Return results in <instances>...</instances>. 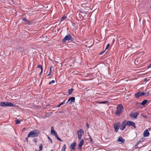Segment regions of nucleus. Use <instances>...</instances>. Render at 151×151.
Masks as SVG:
<instances>
[{
  "label": "nucleus",
  "instance_id": "1",
  "mask_svg": "<svg viewBox=\"0 0 151 151\" xmlns=\"http://www.w3.org/2000/svg\"><path fill=\"white\" fill-rule=\"evenodd\" d=\"M124 107L122 104H119L116 108V109L115 111V115L118 116H119L123 111Z\"/></svg>",
  "mask_w": 151,
  "mask_h": 151
},
{
  "label": "nucleus",
  "instance_id": "2",
  "mask_svg": "<svg viewBox=\"0 0 151 151\" xmlns=\"http://www.w3.org/2000/svg\"><path fill=\"white\" fill-rule=\"evenodd\" d=\"M39 135V131L37 129H34L29 132L28 134V137H35Z\"/></svg>",
  "mask_w": 151,
  "mask_h": 151
},
{
  "label": "nucleus",
  "instance_id": "3",
  "mask_svg": "<svg viewBox=\"0 0 151 151\" xmlns=\"http://www.w3.org/2000/svg\"><path fill=\"white\" fill-rule=\"evenodd\" d=\"M74 40V38L71 36L70 34H68L63 39L62 42L63 43H65V42L66 41L70 40L73 41Z\"/></svg>",
  "mask_w": 151,
  "mask_h": 151
},
{
  "label": "nucleus",
  "instance_id": "4",
  "mask_svg": "<svg viewBox=\"0 0 151 151\" xmlns=\"http://www.w3.org/2000/svg\"><path fill=\"white\" fill-rule=\"evenodd\" d=\"M121 123L119 122H115L114 125V132H117L118 131L120 127Z\"/></svg>",
  "mask_w": 151,
  "mask_h": 151
},
{
  "label": "nucleus",
  "instance_id": "5",
  "mask_svg": "<svg viewBox=\"0 0 151 151\" xmlns=\"http://www.w3.org/2000/svg\"><path fill=\"white\" fill-rule=\"evenodd\" d=\"M84 132L83 130L82 129H80L79 131H77V134L78 135V138L80 140L83 134H84Z\"/></svg>",
  "mask_w": 151,
  "mask_h": 151
},
{
  "label": "nucleus",
  "instance_id": "6",
  "mask_svg": "<svg viewBox=\"0 0 151 151\" xmlns=\"http://www.w3.org/2000/svg\"><path fill=\"white\" fill-rule=\"evenodd\" d=\"M126 124L127 125L130 127V126L133 127L134 128H136V127L135 125V123L132 121H127L126 122Z\"/></svg>",
  "mask_w": 151,
  "mask_h": 151
},
{
  "label": "nucleus",
  "instance_id": "7",
  "mask_svg": "<svg viewBox=\"0 0 151 151\" xmlns=\"http://www.w3.org/2000/svg\"><path fill=\"white\" fill-rule=\"evenodd\" d=\"M75 98L74 97H70L68 100L66 104L68 103L70 104L71 105L73 102H75Z\"/></svg>",
  "mask_w": 151,
  "mask_h": 151
},
{
  "label": "nucleus",
  "instance_id": "8",
  "mask_svg": "<svg viewBox=\"0 0 151 151\" xmlns=\"http://www.w3.org/2000/svg\"><path fill=\"white\" fill-rule=\"evenodd\" d=\"M126 125H127L126 122V121L125 120L122 123V125L120 128V130L122 131L124 130L125 128Z\"/></svg>",
  "mask_w": 151,
  "mask_h": 151
},
{
  "label": "nucleus",
  "instance_id": "9",
  "mask_svg": "<svg viewBox=\"0 0 151 151\" xmlns=\"http://www.w3.org/2000/svg\"><path fill=\"white\" fill-rule=\"evenodd\" d=\"M117 141V142H118L119 144H121L122 143L124 142L125 141V140L122 137L120 136L119 137Z\"/></svg>",
  "mask_w": 151,
  "mask_h": 151
},
{
  "label": "nucleus",
  "instance_id": "10",
  "mask_svg": "<svg viewBox=\"0 0 151 151\" xmlns=\"http://www.w3.org/2000/svg\"><path fill=\"white\" fill-rule=\"evenodd\" d=\"M150 135V133L147 129L145 130L143 132V136L144 137H147Z\"/></svg>",
  "mask_w": 151,
  "mask_h": 151
},
{
  "label": "nucleus",
  "instance_id": "11",
  "mask_svg": "<svg viewBox=\"0 0 151 151\" xmlns=\"http://www.w3.org/2000/svg\"><path fill=\"white\" fill-rule=\"evenodd\" d=\"M76 142H73V143H71L70 145V148L73 150H75V147L76 146Z\"/></svg>",
  "mask_w": 151,
  "mask_h": 151
},
{
  "label": "nucleus",
  "instance_id": "12",
  "mask_svg": "<svg viewBox=\"0 0 151 151\" xmlns=\"http://www.w3.org/2000/svg\"><path fill=\"white\" fill-rule=\"evenodd\" d=\"M84 141L83 139H82L81 141L79 143L78 145V149L79 150H81L82 149L81 147L83 145Z\"/></svg>",
  "mask_w": 151,
  "mask_h": 151
},
{
  "label": "nucleus",
  "instance_id": "13",
  "mask_svg": "<svg viewBox=\"0 0 151 151\" xmlns=\"http://www.w3.org/2000/svg\"><path fill=\"white\" fill-rule=\"evenodd\" d=\"M50 133L51 134H53L54 135L57 133L54 130V128L52 127H51V130Z\"/></svg>",
  "mask_w": 151,
  "mask_h": 151
},
{
  "label": "nucleus",
  "instance_id": "14",
  "mask_svg": "<svg viewBox=\"0 0 151 151\" xmlns=\"http://www.w3.org/2000/svg\"><path fill=\"white\" fill-rule=\"evenodd\" d=\"M145 140V138L144 137L140 139L139 140V142H138L135 145V147H137V145L139 144V142H143L144 140Z\"/></svg>",
  "mask_w": 151,
  "mask_h": 151
},
{
  "label": "nucleus",
  "instance_id": "15",
  "mask_svg": "<svg viewBox=\"0 0 151 151\" xmlns=\"http://www.w3.org/2000/svg\"><path fill=\"white\" fill-rule=\"evenodd\" d=\"M15 105L10 102H6V106H14Z\"/></svg>",
  "mask_w": 151,
  "mask_h": 151
},
{
  "label": "nucleus",
  "instance_id": "16",
  "mask_svg": "<svg viewBox=\"0 0 151 151\" xmlns=\"http://www.w3.org/2000/svg\"><path fill=\"white\" fill-rule=\"evenodd\" d=\"M22 20L26 22L29 25L31 24V23L26 18H23L22 19Z\"/></svg>",
  "mask_w": 151,
  "mask_h": 151
},
{
  "label": "nucleus",
  "instance_id": "17",
  "mask_svg": "<svg viewBox=\"0 0 151 151\" xmlns=\"http://www.w3.org/2000/svg\"><path fill=\"white\" fill-rule=\"evenodd\" d=\"M0 106H6V102H0Z\"/></svg>",
  "mask_w": 151,
  "mask_h": 151
},
{
  "label": "nucleus",
  "instance_id": "18",
  "mask_svg": "<svg viewBox=\"0 0 151 151\" xmlns=\"http://www.w3.org/2000/svg\"><path fill=\"white\" fill-rule=\"evenodd\" d=\"M141 96L140 92L139 91L135 94V96L136 98H138L139 96Z\"/></svg>",
  "mask_w": 151,
  "mask_h": 151
},
{
  "label": "nucleus",
  "instance_id": "19",
  "mask_svg": "<svg viewBox=\"0 0 151 151\" xmlns=\"http://www.w3.org/2000/svg\"><path fill=\"white\" fill-rule=\"evenodd\" d=\"M74 89L73 88H71L68 89V93L69 95H70L72 93L73 91H74Z\"/></svg>",
  "mask_w": 151,
  "mask_h": 151
},
{
  "label": "nucleus",
  "instance_id": "20",
  "mask_svg": "<svg viewBox=\"0 0 151 151\" xmlns=\"http://www.w3.org/2000/svg\"><path fill=\"white\" fill-rule=\"evenodd\" d=\"M138 113L137 112H136L134 113L132 115V116L134 118L136 119L137 118V116L138 115Z\"/></svg>",
  "mask_w": 151,
  "mask_h": 151
},
{
  "label": "nucleus",
  "instance_id": "21",
  "mask_svg": "<svg viewBox=\"0 0 151 151\" xmlns=\"http://www.w3.org/2000/svg\"><path fill=\"white\" fill-rule=\"evenodd\" d=\"M147 101V100H145L142 101L141 104L142 105H144L146 104Z\"/></svg>",
  "mask_w": 151,
  "mask_h": 151
},
{
  "label": "nucleus",
  "instance_id": "22",
  "mask_svg": "<svg viewBox=\"0 0 151 151\" xmlns=\"http://www.w3.org/2000/svg\"><path fill=\"white\" fill-rule=\"evenodd\" d=\"M52 66L50 67L49 73L47 74V75L48 76H50L51 75V73H52Z\"/></svg>",
  "mask_w": 151,
  "mask_h": 151
},
{
  "label": "nucleus",
  "instance_id": "23",
  "mask_svg": "<svg viewBox=\"0 0 151 151\" xmlns=\"http://www.w3.org/2000/svg\"><path fill=\"white\" fill-rule=\"evenodd\" d=\"M97 103H100V104H104L105 103H108V101H102V102H99V101H97Z\"/></svg>",
  "mask_w": 151,
  "mask_h": 151
},
{
  "label": "nucleus",
  "instance_id": "24",
  "mask_svg": "<svg viewBox=\"0 0 151 151\" xmlns=\"http://www.w3.org/2000/svg\"><path fill=\"white\" fill-rule=\"evenodd\" d=\"M66 149V146L65 145H64L62 148L61 151H65Z\"/></svg>",
  "mask_w": 151,
  "mask_h": 151
},
{
  "label": "nucleus",
  "instance_id": "25",
  "mask_svg": "<svg viewBox=\"0 0 151 151\" xmlns=\"http://www.w3.org/2000/svg\"><path fill=\"white\" fill-rule=\"evenodd\" d=\"M39 149V151H42V144H41L40 145Z\"/></svg>",
  "mask_w": 151,
  "mask_h": 151
},
{
  "label": "nucleus",
  "instance_id": "26",
  "mask_svg": "<svg viewBox=\"0 0 151 151\" xmlns=\"http://www.w3.org/2000/svg\"><path fill=\"white\" fill-rule=\"evenodd\" d=\"M16 124H17L21 122L20 120L17 119L15 120Z\"/></svg>",
  "mask_w": 151,
  "mask_h": 151
},
{
  "label": "nucleus",
  "instance_id": "27",
  "mask_svg": "<svg viewBox=\"0 0 151 151\" xmlns=\"http://www.w3.org/2000/svg\"><path fill=\"white\" fill-rule=\"evenodd\" d=\"M37 67L38 68H39L41 69H43L42 67V65H39L37 66Z\"/></svg>",
  "mask_w": 151,
  "mask_h": 151
},
{
  "label": "nucleus",
  "instance_id": "28",
  "mask_svg": "<svg viewBox=\"0 0 151 151\" xmlns=\"http://www.w3.org/2000/svg\"><path fill=\"white\" fill-rule=\"evenodd\" d=\"M55 82V81L54 80L51 81L49 83V84L50 85L52 83H54Z\"/></svg>",
  "mask_w": 151,
  "mask_h": 151
},
{
  "label": "nucleus",
  "instance_id": "29",
  "mask_svg": "<svg viewBox=\"0 0 151 151\" xmlns=\"http://www.w3.org/2000/svg\"><path fill=\"white\" fill-rule=\"evenodd\" d=\"M48 138L51 143H52V141L51 139L49 136H48Z\"/></svg>",
  "mask_w": 151,
  "mask_h": 151
},
{
  "label": "nucleus",
  "instance_id": "30",
  "mask_svg": "<svg viewBox=\"0 0 151 151\" xmlns=\"http://www.w3.org/2000/svg\"><path fill=\"white\" fill-rule=\"evenodd\" d=\"M145 94V93L143 92H140V95L141 96H142L144 95Z\"/></svg>",
  "mask_w": 151,
  "mask_h": 151
},
{
  "label": "nucleus",
  "instance_id": "31",
  "mask_svg": "<svg viewBox=\"0 0 151 151\" xmlns=\"http://www.w3.org/2000/svg\"><path fill=\"white\" fill-rule=\"evenodd\" d=\"M86 127H87V129H88L89 128V124H88V123H86Z\"/></svg>",
  "mask_w": 151,
  "mask_h": 151
},
{
  "label": "nucleus",
  "instance_id": "32",
  "mask_svg": "<svg viewBox=\"0 0 151 151\" xmlns=\"http://www.w3.org/2000/svg\"><path fill=\"white\" fill-rule=\"evenodd\" d=\"M54 136H55V138L57 139H58L59 138L57 133L54 135Z\"/></svg>",
  "mask_w": 151,
  "mask_h": 151
},
{
  "label": "nucleus",
  "instance_id": "33",
  "mask_svg": "<svg viewBox=\"0 0 151 151\" xmlns=\"http://www.w3.org/2000/svg\"><path fill=\"white\" fill-rule=\"evenodd\" d=\"M66 18V17L65 15L63 16V17L61 18V19H60V20H61V21L62 20V19H65Z\"/></svg>",
  "mask_w": 151,
  "mask_h": 151
},
{
  "label": "nucleus",
  "instance_id": "34",
  "mask_svg": "<svg viewBox=\"0 0 151 151\" xmlns=\"http://www.w3.org/2000/svg\"><path fill=\"white\" fill-rule=\"evenodd\" d=\"M109 44H108L107 45V46H106V48H105V50H106L108 48V47H109Z\"/></svg>",
  "mask_w": 151,
  "mask_h": 151
},
{
  "label": "nucleus",
  "instance_id": "35",
  "mask_svg": "<svg viewBox=\"0 0 151 151\" xmlns=\"http://www.w3.org/2000/svg\"><path fill=\"white\" fill-rule=\"evenodd\" d=\"M65 100H64V101L63 102H62L60 104L61 106V105H63V104H65Z\"/></svg>",
  "mask_w": 151,
  "mask_h": 151
},
{
  "label": "nucleus",
  "instance_id": "36",
  "mask_svg": "<svg viewBox=\"0 0 151 151\" xmlns=\"http://www.w3.org/2000/svg\"><path fill=\"white\" fill-rule=\"evenodd\" d=\"M37 139L36 138H34L33 140V141L34 142H37Z\"/></svg>",
  "mask_w": 151,
  "mask_h": 151
},
{
  "label": "nucleus",
  "instance_id": "37",
  "mask_svg": "<svg viewBox=\"0 0 151 151\" xmlns=\"http://www.w3.org/2000/svg\"><path fill=\"white\" fill-rule=\"evenodd\" d=\"M90 142H93V140L91 137H90Z\"/></svg>",
  "mask_w": 151,
  "mask_h": 151
},
{
  "label": "nucleus",
  "instance_id": "38",
  "mask_svg": "<svg viewBox=\"0 0 151 151\" xmlns=\"http://www.w3.org/2000/svg\"><path fill=\"white\" fill-rule=\"evenodd\" d=\"M28 137H26L25 139V141L27 142H28Z\"/></svg>",
  "mask_w": 151,
  "mask_h": 151
},
{
  "label": "nucleus",
  "instance_id": "39",
  "mask_svg": "<svg viewBox=\"0 0 151 151\" xmlns=\"http://www.w3.org/2000/svg\"><path fill=\"white\" fill-rule=\"evenodd\" d=\"M57 139L60 141L61 142L63 141V140L59 138Z\"/></svg>",
  "mask_w": 151,
  "mask_h": 151
},
{
  "label": "nucleus",
  "instance_id": "40",
  "mask_svg": "<svg viewBox=\"0 0 151 151\" xmlns=\"http://www.w3.org/2000/svg\"><path fill=\"white\" fill-rule=\"evenodd\" d=\"M57 139L60 141L61 142L63 141V140L59 138Z\"/></svg>",
  "mask_w": 151,
  "mask_h": 151
},
{
  "label": "nucleus",
  "instance_id": "41",
  "mask_svg": "<svg viewBox=\"0 0 151 151\" xmlns=\"http://www.w3.org/2000/svg\"><path fill=\"white\" fill-rule=\"evenodd\" d=\"M60 106H61V105H60V104H58V105H57L56 106V107H60Z\"/></svg>",
  "mask_w": 151,
  "mask_h": 151
},
{
  "label": "nucleus",
  "instance_id": "42",
  "mask_svg": "<svg viewBox=\"0 0 151 151\" xmlns=\"http://www.w3.org/2000/svg\"><path fill=\"white\" fill-rule=\"evenodd\" d=\"M105 51V50H104V51H103L102 52L100 53L99 54L100 55H102L104 52Z\"/></svg>",
  "mask_w": 151,
  "mask_h": 151
},
{
  "label": "nucleus",
  "instance_id": "43",
  "mask_svg": "<svg viewBox=\"0 0 151 151\" xmlns=\"http://www.w3.org/2000/svg\"><path fill=\"white\" fill-rule=\"evenodd\" d=\"M151 68V63L148 66V68Z\"/></svg>",
  "mask_w": 151,
  "mask_h": 151
},
{
  "label": "nucleus",
  "instance_id": "44",
  "mask_svg": "<svg viewBox=\"0 0 151 151\" xmlns=\"http://www.w3.org/2000/svg\"><path fill=\"white\" fill-rule=\"evenodd\" d=\"M43 71V69H41V71L40 73V74H41L42 73Z\"/></svg>",
  "mask_w": 151,
  "mask_h": 151
},
{
  "label": "nucleus",
  "instance_id": "45",
  "mask_svg": "<svg viewBox=\"0 0 151 151\" xmlns=\"http://www.w3.org/2000/svg\"><path fill=\"white\" fill-rule=\"evenodd\" d=\"M149 93H147V96H148L149 95Z\"/></svg>",
  "mask_w": 151,
  "mask_h": 151
},
{
  "label": "nucleus",
  "instance_id": "46",
  "mask_svg": "<svg viewBox=\"0 0 151 151\" xmlns=\"http://www.w3.org/2000/svg\"><path fill=\"white\" fill-rule=\"evenodd\" d=\"M25 129V128H24L22 129V131H24Z\"/></svg>",
  "mask_w": 151,
  "mask_h": 151
},
{
  "label": "nucleus",
  "instance_id": "47",
  "mask_svg": "<svg viewBox=\"0 0 151 151\" xmlns=\"http://www.w3.org/2000/svg\"><path fill=\"white\" fill-rule=\"evenodd\" d=\"M1 1H4V0H0Z\"/></svg>",
  "mask_w": 151,
  "mask_h": 151
},
{
  "label": "nucleus",
  "instance_id": "48",
  "mask_svg": "<svg viewBox=\"0 0 151 151\" xmlns=\"http://www.w3.org/2000/svg\"><path fill=\"white\" fill-rule=\"evenodd\" d=\"M150 8L151 9V6L150 7Z\"/></svg>",
  "mask_w": 151,
  "mask_h": 151
},
{
  "label": "nucleus",
  "instance_id": "49",
  "mask_svg": "<svg viewBox=\"0 0 151 151\" xmlns=\"http://www.w3.org/2000/svg\"><path fill=\"white\" fill-rule=\"evenodd\" d=\"M148 151H151V150H149Z\"/></svg>",
  "mask_w": 151,
  "mask_h": 151
}]
</instances>
